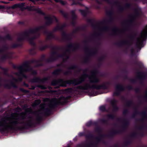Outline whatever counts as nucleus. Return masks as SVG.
Returning <instances> with one entry per match:
<instances>
[{"label": "nucleus", "mask_w": 147, "mask_h": 147, "mask_svg": "<svg viewBox=\"0 0 147 147\" xmlns=\"http://www.w3.org/2000/svg\"><path fill=\"white\" fill-rule=\"evenodd\" d=\"M32 112V108H29L26 109L24 112L20 114L12 113L10 116L1 119L0 121L1 130L4 131L9 129H13L20 124L23 126L30 125L32 119H27L26 114L27 113Z\"/></svg>", "instance_id": "obj_1"}, {"label": "nucleus", "mask_w": 147, "mask_h": 147, "mask_svg": "<svg viewBox=\"0 0 147 147\" xmlns=\"http://www.w3.org/2000/svg\"><path fill=\"white\" fill-rule=\"evenodd\" d=\"M44 101L45 104L40 105V109L38 111L39 113H45L57 105L63 104L66 102L67 98L63 96H61L59 99L53 98L49 100V99L47 98L44 100Z\"/></svg>", "instance_id": "obj_2"}, {"label": "nucleus", "mask_w": 147, "mask_h": 147, "mask_svg": "<svg viewBox=\"0 0 147 147\" xmlns=\"http://www.w3.org/2000/svg\"><path fill=\"white\" fill-rule=\"evenodd\" d=\"M41 28L39 27L26 31L20 36L18 39V40L20 41L26 39L30 44L33 45V40L39 36V34L38 32Z\"/></svg>", "instance_id": "obj_3"}, {"label": "nucleus", "mask_w": 147, "mask_h": 147, "mask_svg": "<svg viewBox=\"0 0 147 147\" xmlns=\"http://www.w3.org/2000/svg\"><path fill=\"white\" fill-rule=\"evenodd\" d=\"M19 73H16L15 74L18 76L19 78L18 79L13 78V80L16 82L21 81L22 78H26V76L23 74V72H27L31 70L29 66L27 64H24L21 66H20L19 68Z\"/></svg>", "instance_id": "obj_4"}, {"label": "nucleus", "mask_w": 147, "mask_h": 147, "mask_svg": "<svg viewBox=\"0 0 147 147\" xmlns=\"http://www.w3.org/2000/svg\"><path fill=\"white\" fill-rule=\"evenodd\" d=\"M147 36V25L142 31L140 36L137 39L136 45L138 47L141 46L142 44L143 41L144 40Z\"/></svg>", "instance_id": "obj_5"}, {"label": "nucleus", "mask_w": 147, "mask_h": 147, "mask_svg": "<svg viewBox=\"0 0 147 147\" xmlns=\"http://www.w3.org/2000/svg\"><path fill=\"white\" fill-rule=\"evenodd\" d=\"M101 86H99L93 84L91 85L90 84H86L84 86H79L77 88L81 90H85L90 88H95L97 89H100Z\"/></svg>", "instance_id": "obj_6"}, {"label": "nucleus", "mask_w": 147, "mask_h": 147, "mask_svg": "<svg viewBox=\"0 0 147 147\" xmlns=\"http://www.w3.org/2000/svg\"><path fill=\"white\" fill-rule=\"evenodd\" d=\"M97 73L96 71H93L91 72V75L88 77L90 82L96 83L99 81L97 77Z\"/></svg>", "instance_id": "obj_7"}, {"label": "nucleus", "mask_w": 147, "mask_h": 147, "mask_svg": "<svg viewBox=\"0 0 147 147\" xmlns=\"http://www.w3.org/2000/svg\"><path fill=\"white\" fill-rule=\"evenodd\" d=\"M87 76V75L84 74L81 76L79 80L75 79L72 81L71 83L74 85L78 84L84 81Z\"/></svg>", "instance_id": "obj_8"}, {"label": "nucleus", "mask_w": 147, "mask_h": 147, "mask_svg": "<svg viewBox=\"0 0 147 147\" xmlns=\"http://www.w3.org/2000/svg\"><path fill=\"white\" fill-rule=\"evenodd\" d=\"M66 83L62 79L54 80L52 81V84L55 86L57 85L60 86H65Z\"/></svg>", "instance_id": "obj_9"}, {"label": "nucleus", "mask_w": 147, "mask_h": 147, "mask_svg": "<svg viewBox=\"0 0 147 147\" xmlns=\"http://www.w3.org/2000/svg\"><path fill=\"white\" fill-rule=\"evenodd\" d=\"M45 18L46 21V24L47 25H48L51 24L53 20H55L56 22L57 21L56 18L54 16H52L50 15H48L45 16Z\"/></svg>", "instance_id": "obj_10"}, {"label": "nucleus", "mask_w": 147, "mask_h": 147, "mask_svg": "<svg viewBox=\"0 0 147 147\" xmlns=\"http://www.w3.org/2000/svg\"><path fill=\"white\" fill-rule=\"evenodd\" d=\"M116 90L117 92H115L113 95L114 96H117L119 94V91L123 90V87L120 85H117L116 86Z\"/></svg>", "instance_id": "obj_11"}, {"label": "nucleus", "mask_w": 147, "mask_h": 147, "mask_svg": "<svg viewBox=\"0 0 147 147\" xmlns=\"http://www.w3.org/2000/svg\"><path fill=\"white\" fill-rule=\"evenodd\" d=\"M68 53V52L67 51L62 55L58 56L57 58H61L63 59V61H64L68 58V55L67 54Z\"/></svg>", "instance_id": "obj_12"}, {"label": "nucleus", "mask_w": 147, "mask_h": 147, "mask_svg": "<svg viewBox=\"0 0 147 147\" xmlns=\"http://www.w3.org/2000/svg\"><path fill=\"white\" fill-rule=\"evenodd\" d=\"M29 9L30 10H36L37 12L40 13L41 14H43L44 13L42 12V11L39 9H36L35 8H34V7H30L29 8Z\"/></svg>", "instance_id": "obj_13"}, {"label": "nucleus", "mask_w": 147, "mask_h": 147, "mask_svg": "<svg viewBox=\"0 0 147 147\" xmlns=\"http://www.w3.org/2000/svg\"><path fill=\"white\" fill-rule=\"evenodd\" d=\"M40 103V101L39 100H35L34 102L32 105V106H35L36 105H38Z\"/></svg>", "instance_id": "obj_14"}, {"label": "nucleus", "mask_w": 147, "mask_h": 147, "mask_svg": "<svg viewBox=\"0 0 147 147\" xmlns=\"http://www.w3.org/2000/svg\"><path fill=\"white\" fill-rule=\"evenodd\" d=\"M76 46L74 44H71L68 46V48L70 50H74L75 49Z\"/></svg>", "instance_id": "obj_15"}, {"label": "nucleus", "mask_w": 147, "mask_h": 147, "mask_svg": "<svg viewBox=\"0 0 147 147\" xmlns=\"http://www.w3.org/2000/svg\"><path fill=\"white\" fill-rule=\"evenodd\" d=\"M53 37V34L50 33H48L47 34V38L48 39H49Z\"/></svg>", "instance_id": "obj_16"}, {"label": "nucleus", "mask_w": 147, "mask_h": 147, "mask_svg": "<svg viewBox=\"0 0 147 147\" xmlns=\"http://www.w3.org/2000/svg\"><path fill=\"white\" fill-rule=\"evenodd\" d=\"M60 12L64 16V17H67V14L64 12L62 10H60Z\"/></svg>", "instance_id": "obj_17"}, {"label": "nucleus", "mask_w": 147, "mask_h": 147, "mask_svg": "<svg viewBox=\"0 0 147 147\" xmlns=\"http://www.w3.org/2000/svg\"><path fill=\"white\" fill-rule=\"evenodd\" d=\"M60 71V70L59 69H57L55 71L53 72V74H54L56 75L59 74Z\"/></svg>", "instance_id": "obj_18"}, {"label": "nucleus", "mask_w": 147, "mask_h": 147, "mask_svg": "<svg viewBox=\"0 0 147 147\" xmlns=\"http://www.w3.org/2000/svg\"><path fill=\"white\" fill-rule=\"evenodd\" d=\"M19 7L22 8L24 7L25 5L24 3H22L20 4H18Z\"/></svg>", "instance_id": "obj_19"}, {"label": "nucleus", "mask_w": 147, "mask_h": 147, "mask_svg": "<svg viewBox=\"0 0 147 147\" xmlns=\"http://www.w3.org/2000/svg\"><path fill=\"white\" fill-rule=\"evenodd\" d=\"M79 11L81 12V14L83 16H85L86 15V13L85 11L81 10H80Z\"/></svg>", "instance_id": "obj_20"}, {"label": "nucleus", "mask_w": 147, "mask_h": 147, "mask_svg": "<svg viewBox=\"0 0 147 147\" xmlns=\"http://www.w3.org/2000/svg\"><path fill=\"white\" fill-rule=\"evenodd\" d=\"M71 13L72 14V15L73 18H75L76 17V16L75 14V11H71Z\"/></svg>", "instance_id": "obj_21"}, {"label": "nucleus", "mask_w": 147, "mask_h": 147, "mask_svg": "<svg viewBox=\"0 0 147 147\" xmlns=\"http://www.w3.org/2000/svg\"><path fill=\"white\" fill-rule=\"evenodd\" d=\"M38 87L42 89H45L47 88V87L43 85H38Z\"/></svg>", "instance_id": "obj_22"}, {"label": "nucleus", "mask_w": 147, "mask_h": 147, "mask_svg": "<svg viewBox=\"0 0 147 147\" xmlns=\"http://www.w3.org/2000/svg\"><path fill=\"white\" fill-rule=\"evenodd\" d=\"M18 7H19L18 4H15V5L13 6L12 7V8L13 9H15V8H17Z\"/></svg>", "instance_id": "obj_23"}, {"label": "nucleus", "mask_w": 147, "mask_h": 147, "mask_svg": "<svg viewBox=\"0 0 147 147\" xmlns=\"http://www.w3.org/2000/svg\"><path fill=\"white\" fill-rule=\"evenodd\" d=\"M46 48V46H42L40 47V49L41 50H43Z\"/></svg>", "instance_id": "obj_24"}, {"label": "nucleus", "mask_w": 147, "mask_h": 147, "mask_svg": "<svg viewBox=\"0 0 147 147\" xmlns=\"http://www.w3.org/2000/svg\"><path fill=\"white\" fill-rule=\"evenodd\" d=\"M60 2L61 4L63 5H64L66 4V2H64V1H62L61 0H60Z\"/></svg>", "instance_id": "obj_25"}, {"label": "nucleus", "mask_w": 147, "mask_h": 147, "mask_svg": "<svg viewBox=\"0 0 147 147\" xmlns=\"http://www.w3.org/2000/svg\"><path fill=\"white\" fill-rule=\"evenodd\" d=\"M100 109L102 111H103L105 109V107L104 106H101L100 107Z\"/></svg>", "instance_id": "obj_26"}, {"label": "nucleus", "mask_w": 147, "mask_h": 147, "mask_svg": "<svg viewBox=\"0 0 147 147\" xmlns=\"http://www.w3.org/2000/svg\"><path fill=\"white\" fill-rule=\"evenodd\" d=\"M4 8V6L0 5V9H3Z\"/></svg>", "instance_id": "obj_27"}, {"label": "nucleus", "mask_w": 147, "mask_h": 147, "mask_svg": "<svg viewBox=\"0 0 147 147\" xmlns=\"http://www.w3.org/2000/svg\"><path fill=\"white\" fill-rule=\"evenodd\" d=\"M1 2L4 4H7L9 3V2H7L5 1H2Z\"/></svg>", "instance_id": "obj_28"}, {"label": "nucleus", "mask_w": 147, "mask_h": 147, "mask_svg": "<svg viewBox=\"0 0 147 147\" xmlns=\"http://www.w3.org/2000/svg\"><path fill=\"white\" fill-rule=\"evenodd\" d=\"M115 100H112V101H111V103L113 105V103H114V102H115Z\"/></svg>", "instance_id": "obj_29"}, {"label": "nucleus", "mask_w": 147, "mask_h": 147, "mask_svg": "<svg viewBox=\"0 0 147 147\" xmlns=\"http://www.w3.org/2000/svg\"><path fill=\"white\" fill-rule=\"evenodd\" d=\"M77 3H75V2H74L72 4H71V5H77Z\"/></svg>", "instance_id": "obj_30"}, {"label": "nucleus", "mask_w": 147, "mask_h": 147, "mask_svg": "<svg viewBox=\"0 0 147 147\" xmlns=\"http://www.w3.org/2000/svg\"><path fill=\"white\" fill-rule=\"evenodd\" d=\"M91 123L90 122L88 123L87 124V125L88 126H89L91 124Z\"/></svg>", "instance_id": "obj_31"}, {"label": "nucleus", "mask_w": 147, "mask_h": 147, "mask_svg": "<svg viewBox=\"0 0 147 147\" xmlns=\"http://www.w3.org/2000/svg\"><path fill=\"white\" fill-rule=\"evenodd\" d=\"M55 2H60V0H54Z\"/></svg>", "instance_id": "obj_32"}, {"label": "nucleus", "mask_w": 147, "mask_h": 147, "mask_svg": "<svg viewBox=\"0 0 147 147\" xmlns=\"http://www.w3.org/2000/svg\"><path fill=\"white\" fill-rule=\"evenodd\" d=\"M30 0L33 2H34L35 1H38V0Z\"/></svg>", "instance_id": "obj_33"}, {"label": "nucleus", "mask_w": 147, "mask_h": 147, "mask_svg": "<svg viewBox=\"0 0 147 147\" xmlns=\"http://www.w3.org/2000/svg\"><path fill=\"white\" fill-rule=\"evenodd\" d=\"M32 74H35L36 73V72L35 71H34L33 72H32Z\"/></svg>", "instance_id": "obj_34"}, {"label": "nucleus", "mask_w": 147, "mask_h": 147, "mask_svg": "<svg viewBox=\"0 0 147 147\" xmlns=\"http://www.w3.org/2000/svg\"><path fill=\"white\" fill-rule=\"evenodd\" d=\"M55 59H52V60H49L48 61H53V60H55Z\"/></svg>", "instance_id": "obj_35"}, {"label": "nucleus", "mask_w": 147, "mask_h": 147, "mask_svg": "<svg viewBox=\"0 0 147 147\" xmlns=\"http://www.w3.org/2000/svg\"><path fill=\"white\" fill-rule=\"evenodd\" d=\"M9 35H8L7 36V37L6 38L7 39H9V38H8L9 37Z\"/></svg>", "instance_id": "obj_36"}, {"label": "nucleus", "mask_w": 147, "mask_h": 147, "mask_svg": "<svg viewBox=\"0 0 147 147\" xmlns=\"http://www.w3.org/2000/svg\"><path fill=\"white\" fill-rule=\"evenodd\" d=\"M59 27V26H58L57 27V29H58V30H59V29H60V28H59V27Z\"/></svg>", "instance_id": "obj_37"}, {"label": "nucleus", "mask_w": 147, "mask_h": 147, "mask_svg": "<svg viewBox=\"0 0 147 147\" xmlns=\"http://www.w3.org/2000/svg\"><path fill=\"white\" fill-rule=\"evenodd\" d=\"M3 51V49L1 50V51L0 50V53L2 51Z\"/></svg>", "instance_id": "obj_38"}, {"label": "nucleus", "mask_w": 147, "mask_h": 147, "mask_svg": "<svg viewBox=\"0 0 147 147\" xmlns=\"http://www.w3.org/2000/svg\"><path fill=\"white\" fill-rule=\"evenodd\" d=\"M71 68L73 69L74 68V67H72Z\"/></svg>", "instance_id": "obj_39"}]
</instances>
